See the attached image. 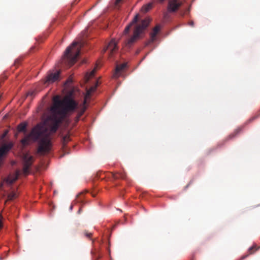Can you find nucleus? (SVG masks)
<instances>
[{
    "mask_svg": "<svg viewBox=\"0 0 260 260\" xmlns=\"http://www.w3.org/2000/svg\"><path fill=\"white\" fill-rule=\"evenodd\" d=\"M165 0H158V1H159V2H162L163 1H164Z\"/></svg>",
    "mask_w": 260,
    "mask_h": 260,
    "instance_id": "cd10ccee",
    "label": "nucleus"
},
{
    "mask_svg": "<svg viewBox=\"0 0 260 260\" xmlns=\"http://www.w3.org/2000/svg\"><path fill=\"white\" fill-rule=\"evenodd\" d=\"M83 194V192H81V193H80L79 194H78V195H77V198H80V197L81 195H82Z\"/></svg>",
    "mask_w": 260,
    "mask_h": 260,
    "instance_id": "5701e85b",
    "label": "nucleus"
},
{
    "mask_svg": "<svg viewBox=\"0 0 260 260\" xmlns=\"http://www.w3.org/2000/svg\"><path fill=\"white\" fill-rule=\"evenodd\" d=\"M190 25H191V26H193V22L192 21L190 22Z\"/></svg>",
    "mask_w": 260,
    "mask_h": 260,
    "instance_id": "a878e982",
    "label": "nucleus"
},
{
    "mask_svg": "<svg viewBox=\"0 0 260 260\" xmlns=\"http://www.w3.org/2000/svg\"><path fill=\"white\" fill-rule=\"evenodd\" d=\"M185 1L181 0H170L168 5V11L170 13L177 12L179 8L181 7Z\"/></svg>",
    "mask_w": 260,
    "mask_h": 260,
    "instance_id": "20e7f679",
    "label": "nucleus"
},
{
    "mask_svg": "<svg viewBox=\"0 0 260 260\" xmlns=\"http://www.w3.org/2000/svg\"><path fill=\"white\" fill-rule=\"evenodd\" d=\"M111 174L112 178L115 180L122 179L123 180H126V181L127 182L128 181V179L127 178L126 175L124 173L111 172Z\"/></svg>",
    "mask_w": 260,
    "mask_h": 260,
    "instance_id": "9d476101",
    "label": "nucleus"
},
{
    "mask_svg": "<svg viewBox=\"0 0 260 260\" xmlns=\"http://www.w3.org/2000/svg\"><path fill=\"white\" fill-rule=\"evenodd\" d=\"M80 211H81V209H80L79 210V211H78V213H80Z\"/></svg>",
    "mask_w": 260,
    "mask_h": 260,
    "instance_id": "c85d7f7f",
    "label": "nucleus"
},
{
    "mask_svg": "<svg viewBox=\"0 0 260 260\" xmlns=\"http://www.w3.org/2000/svg\"><path fill=\"white\" fill-rule=\"evenodd\" d=\"M59 74H60V72L59 71H57L54 73H51L49 74L46 78L45 83H48V84L52 83L54 82H56V81L59 80Z\"/></svg>",
    "mask_w": 260,
    "mask_h": 260,
    "instance_id": "6e6552de",
    "label": "nucleus"
},
{
    "mask_svg": "<svg viewBox=\"0 0 260 260\" xmlns=\"http://www.w3.org/2000/svg\"><path fill=\"white\" fill-rule=\"evenodd\" d=\"M8 130H6L4 133L3 134V135H2V139H4L6 136L8 134Z\"/></svg>",
    "mask_w": 260,
    "mask_h": 260,
    "instance_id": "aec40b11",
    "label": "nucleus"
},
{
    "mask_svg": "<svg viewBox=\"0 0 260 260\" xmlns=\"http://www.w3.org/2000/svg\"><path fill=\"white\" fill-rule=\"evenodd\" d=\"M191 260H193V257L191 258Z\"/></svg>",
    "mask_w": 260,
    "mask_h": 260,
    "instance_id": "7c9ffc66",
    "label": "nucleus"
},
{
    "mask_svg": "<svg viewBox=\"0 0 260 260\" xmlns=\"http://www.w3.org/2000/svg\"><path fill=\"white\" fill-rule=\"evenodd\" d=\"M27 123L21 122L17 126V131L18 132L25 133L26 132Z\"/></svg>",
    "mask_w": 260,
    "mask_h": 260,
    "instance_id": "ddd939ff",
    "label": "nucleus"
},
{
    "mask_svg": "<svg viewBox=\"0 0 260 260\" xmlns=\"http://www.w3.org/2000/svg\"><path fill=\"white\" fill-rule=\"evenodd\" d=\"M71 140L70 135L69 134H66L63 136L62 138L61 142H62V149L63 154L61 155V157L63 156L66 154H68L69 152L67 151V144L68 142Z\"/></svg>",
    "mask_w": 260,
    "mask_h": 260,
    "instance_id": "1a4fd4ad",
    "label": "nucleus"
},
{
    "mask_svg": "<svg viewBox=\"0 0 260 260\" xmlns=\"http://www.w3.org/2000/svg\"><path fill=\"white\" fill-rule=\"evenodd\" d=\"M17 197V194L15 192H12L8 196L9 200H13L16 199Z\"/></svg>",
    "mask_w": 260,
    "mask_h": 260,
    "instance_id": "f3484780",
    "label": "nucleus"
},
{
    "mask_svg": "<svg viewBox=\"0 0 260 260\" xmlns=\"http://www.w3.org/2000/svg\"><path fill=\"white\" fill-rule=\"evenodd\" d=\"M122 0H116V4L118 5Z\"/></svg>",
    "mask_w": 260,
    "mask_h": 260,
    "instance_id": "4be33fe9",
    "label": "nucleus"
},
{
    "mask_svg": "<svg viewBox=\"0 0 260 260\" xmlns=\"http://www.w3.org/2000/svg\"><path fill=\"white\" fill-rule=\"evenodd\" d=\"M96 70V68H94V69L92 71H91L90 73H87L86 74V75L85 76L86 82L88 81L89 79L94 75Z\"/></svg>",
    "mask_w": 260,
    "mask_h": 260,
    "instance_id": "dca6fc26",
    "label": "nucleus"
},
{
    "mask_svg": "<svg viewBox=\"0 0 260 260\" xmlns=\"http://www.w3.org/2000/svg\"><path fill=\"white\" fill-rule=\"evenodd\" d=\"M78 103L70 96H66L60 100L58 96L53 98V104L51 108V115L49 120L51 122L50 132L43 125L38 124L34 126L30 132L20 141L23 147L28 145L31 141H38L37 152L44 155L48 153L51 149L52 142L51 133H55L59 124L69 113L73 112L78 107Z\"/></svg>",
    "mask_w": 260,
    "mask_h": 260,
    "instance_id": "f257e3e1",
    "label": "nucleus"
},
{
    "mask_svg": "<svg viewBox=\"0 0 260 260\" xmlns=\"http://www.w3.org/2000/svg\"><path fill=\"white\" fill-rule=\"evenodd\" d=\"M160 30V26L156 25L153 29L152 32L150 34L151 42H153L155 41L156 36Z\"/></svg>",
    "mask_w": 260,
    "mask_h": 260,
    "instance_id": "f8f14e48",
    "label": "nucleus"
},
{
    "mask_svg": "<svg viewBox=\"0 0 260 260\" xmlns=\"http://www.w3.org/2000/svg\"><path fill=\"white\" fill-rule=\"evenodd\" d=\"M33 157L28 154H25L23 156V173L25 175L29 172V169L33 162Z\"/></svg>",
    "mask_w": 260,
    "mask_h": 260,
    "instance_id": "39448f33",
    "label": "nucleus"
},
{
    "mask_svg": "<svg viewBox=\"0 0 260 260\" xmlns=\"http://www.w3.org/2000/svg\"><path fill=\"white\" fill-rule=\"evenodd\" d=\"M83 234L84 236H85L87 238H90L92 235L91 233L88 232L87 231H83Z\"/></svg>",
    "mask_w": 260,
    "mask_h": 260,
    "instance_id": "6ab92c4d",
    "label": "nucleus"
},
{
    "mask_svg": "<svg viewBox=\"0 0 260 260\" xmlns=\"http://www.w3.org/2000/svg\"><path fill=\"white\" fill-rule=\"evenodd\" d=\"M240 131V129H237V130H236V133L237 134V133H238Z\"/></svg>",
    "mask_w": 260,
    "mask_h": 260,
    "instance_id": "393cba45",
    "label": "nucleus"
},
{
    "mask_svg": "<svg viewBox=\"0 0 260 260\" xmlns=\"http://www.w3.org/2000/svg\"><path fill=\"white\" fill-rule=\"evenodd\" d=\"M139 17V14L136 15L132 22L126 26L123 31V34L126 35L128 33L132 26L135 25L133 35L125 40L124 45L127 48L131 47L138 40L142 38V35L149 24L150 19L148 18H146L142 20L140 23H137Z\"/></svg>",
    "mask_w": 260,
    "mask_h": 260,
    "instance_id": "f03ea898",
    "label": "nucleus"
},
{
    "mask_svg": "<svg viewBox=\"0 0 260 260\" xmlns=\"http://www.w3.org/2000/svg\"><path fill=\"white\" fill-rule=\"evenodd\" d=\"M18 175H19V172H17L16 176L12 179H11L10 178H8L7 182L10 184L13 183L17 179Z\"/></svg>",
    "mask_w": 260,
    "mask_h": 260,
    "instance_id": "a211bd4d",
    "label": "nucleus"
},
{
    "mask_svg": "<svg viewBox=\"0 0 260 260\" xmlns=\"http://www.w3.org/2000/svg\"><path fill=\"white\" fill-rule=\"evenodd\" d=\"M3 227V224L1 222H0V229H1Z\"/></svg>",
    "mask_w": 260,
    "mask_h": 260,
    "instance_id": "b1692460",
    "label": "nucleus"
},
{
    "mask_svg": "<svg viewBox=\"0 0 260 260\" xmlns=\"http://www.w3.org/2000/svg\"><path fill=\"white\" fill-rule=\"evenodd\" d=\"M82 46L81 42H74L66 50L62 61L67 62L70 66H73L77 60Z\"/></svg>",
    "mask_w": 260,
    "mask_h": 260,
    "instance_id": "7ed1b4c3",
    "label": "nucleus"
},
{
    "mask_svg": "<svg viewBox=\"0 0 260 260\" xmlns=\"http://www.w3.org/2000/svg\"><path fill=\"white\" fill-rule=\"evenodd\" d=\"M107 50H109V57H112L113 54L118 50L117 43L115 39H112L108 43V45L104 49L103 52L105 53Z\"/></svg>",
    "mask_w": 260,
    "mask_h": 260,
    "instance_id": "0eeeda50",
    "label": "nucleus"
},
{
    "mask_svg": "<svg viewBox=\"0 0 260 260\" xmlns=\"http://www.w3.org/2000/svg\"><path fill=\"white\" fill-rule=\"evenodd\" d=\"M258 249V248H256L255 245L253 246L250 247L248 249V253L247 254H246L245 255L242 256L241 257L240 260L244 259V258L247 257L249 255L253 253L255 251H256Z\"/></svg>",
    "mask_w": 260,
    "mask_h": 260,
    "instance_id": "4468645a",
    "label": "nucleus"
},
{
    "mask_svg": "<svg viewBox=\"0 0 260 260\" xmlns=\"http://www.w3.org/2000/svg\"><path fill=\"white\" fill-rule=\"evenodd\" d=\"M126 67V63H123L117 65L116 67L115 72L114 73L113 77L114 78H118L119 76V73L123 70Z\"/></svg>",
    "mask_w": 260,
    "mask_h": 260,
    "instance_id": "9b49d317",
    "label": "nucleus"
},
{
    "mask_svg": "<svg viewBox=\"0 0 260 260\" xmlns=\"http://www.w3.org/2000/svg\"><path fill=\"white\" fill-rule=\"evenodd\" d=\"M13 146V142H9L8 144H4L0 148V167L3 163L4 157L8 154Z\"/></svg>",
    "mask_w": 260,
    "mask_h": 260,
    "instance_id": "423d86ee",
    "label": "nucleus"
},
{
    "mask_svg": "<svg viewBox=\"0 0 260 260\" xmlns=\"http://www.w3.org/2000/svg\"><path fill=\"white\" fill-rule=\"evenodd\" d=\"M187 11H188V10H184V11H180V15H181V16H183V15L185 14V13H186V12Z\"/></svg>",
    "mask_w": 260,
    "mask_h": 260,
    "instance_id": "412c9836",
    "label": "nucleus"
},
{
    "mask_svg": "<svg viewBox=\"0 0 260 260\" xmlns=\"http://www.w3.org/2000/svg\"><path fill=\"white\" fill-rule=\"evenodd\" d=\"M257 117H253L251 118V120H253L254 119H255V118H256Z\"/></svg>",
    "mask_w": 260,
    "mask_h": 260,
    "instance_id": "bb28decb",
    "label": "nucleus"
},
{
    "mask_svg": "<svg viewBox=\"0 0 260 260\" xmlns=\"http://www.w3.org/2000/svg\"><path fill=\"white\" fill-rule=\"evenodd\" d=\"M152 7V4L151 3H149L145 6H144L142 9L141 11L144 13H146L149 11Z\"/></svg>",
    "mask_w": 260,
    "mask_h": 260,
    "instance_id": "2eb2a0df",
    "label": "nucleus"
},
{
    "mask_svg": "<svg viewBox=\"0 0 260 260\" xmlns=\"http://www.w3.org/2000/svg\"><path fill=\"white\" fill-rule=\"evenodd\" d=\"M137 54H138L139 53V51H137Z\"/></svg>",
    "mask_w": 260,
    "mask_h": 260,
    "instance_id": "c756f323",
    "label": "nucleus"
}]
</instances>
